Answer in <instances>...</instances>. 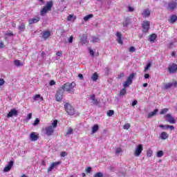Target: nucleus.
Returning a JSON list of instances; mask_svg holds the SVG:
<instances>
[{
	"label": "nucleus",
	"instance_id": "nucleus-1",
	"mask_svg": "<svg viewBox=\"0 0 177 177\" xmlns=\"http://www.w3.org/2000/svg\"><path fill=\"white\" fill-rule=\"evenodd\" d=\"M57 120L51 121V125H48L44 129L46 135H47V136H50L53 135L55 132V128H57Z\"/></svg>",
	"mask_w": 177,
	"mask_h": 177
},
{
	"label": "nucleus",
	"instance_id": "nucleus-2",
	"mask_svg": "<svg viewBox=\"0 0 177 177\" xmlns=\"http://www.w3.org/2000/svg\"><path fill=\"white\" fill-rule=\"evenodd\" d=\"M53 6V1H48L46 6L43 8L41 11V16H45L47 12L52 10V7Z\"/></svg>",
	"mask_w": 177,
	"mask_h": 177
},
{
	"label": "nucleus",
	"instance_id": "nucleus-3",
	"mask_svg": "<svg viewBox=\"0 0 177 177\" xmlns=\"http://www.w3.org/2000/svg\"><path fill=\"white\" fill-rule=\"evenodd\" d=\"M64 89H66V84L62 86V88L58 89L57 91L55 99L57 102H62V99H63V93L64 92Z\"/></svg>",
	"mask_w": 177,
	"mask_h": 177
},
{
	"label": "nucleus",
	"instance_id": "nucleus-4",
	"mask_svg": "<svg viewBox=\"0 0 177 177\" xmlns=\"http://www.w3.org/2000/svg\"><path fill=\"white\" fill-rule=\"evenodd\" d=\"M136 74L131 73L130 75L127 77V80L126 82H124L123 86L124 88H128L131 84H132V80L135 77Z\"/></svg>",
	"mask_w": 177,
	"mask_h": 177
},
{
	"label": "nucleus",
	"instance_id": "nucleus-5",
	"mask_svg": "<svg viewBox=\"0 0 177 177\" xmlns=\"http://www.w3.org/2000/svg\"><path fill=\"white\" fill-rule=\"evenodd\" d=\"M142 151H143V145L142 144H140L137 146L134 151V156L136 157H139V156L142 154Z\"/></svg>",
	"mask_w": 177,
	"mask_h": 177
},
{
	"label": "nucleus",
	"instance_id": "nucleus-6",
	"mask_svg": "<svg viewBox=\"0 0 177 177\" xmlns=\"http://www.w3.org/2000/svg\"><path fill=\"white\" fill-rule=\"evenodd\" d=\"M142 28L143 32H147L150 30V22L149 21H145L142 24Z\"/></svg>",
	"mask_w": 177,
	"mask_h": 177
},
{
	"label": "nucleus",
	"instance_id": "nucleus-7",
	"mask_svg": "<svg viewBox=\"0 0 177 177\" xmlns=\"http://www.w3.org/2000/svg\"><path fill=\"white\" fill-rule=\"evenodd\" d=\"M29 139L32 142H37V140H38V139H39V134H38V133H37V132H32L30 134Z\"/></svg>",
	"mask_w": 177,
	"mask_h": 177
},
{
	"label": "nucleus",
	"instance_id": "nucleus-8",
	"mask_svg": "<svg viewBox=\"0 0 177 177\" xmlns=\"http://www.w3.org/2000/svg\"><path fill=\"white\" fill-rule=\"evenodd\" d=\"M67 114L68 115H75V109L70 104H67Z\"/></svg>",
	"mask_w": 177,
	"mask_h": 177
},
{
	"label": "nucleus",
	"instance_id": "nucleus-9",
	"mask_svg": "<svg viewBox=\"0 0 177 177\" xmlns=\"http://www.w3.org/2000/svg\"><path fill=\"white\" fill-rule=\"evenodd\" d=\"M165 118L167 122H169V124H175L176 122V120H175V118L172 116V115L168 113L165 116Z\"/></svg>",
	"mask_w": 177,
	"mask_h": 177
},
{
	"label": "nucleus",
	"instance_id": "nucleus-10",
	"mask_svg": "<svg viewBox=\"0 0 177 177\" xmlns=\"http://www.w3.org/2000/svg\"><path fill=\"white\" fill-rule=\"evenodd\" d=\"M77 84H75V82H71L70 84L68 85L67 92H68L69 93H74L75 91L74 88H75Z\"/></svg>",
	"mask_w": 177,
	"mask_h": 177
},
{
	"label": "nucleus",
	"instance_id": "nucleus-11",
	"mask_svg": "<svg viewBox=\"0 0 177 177\" xmlns=\"http://www.w3.org/2000/svg\"><path fill=\"white\" fill-rule=\"evenodd\" d=\"M168 71L170 74L176 73L177 71V65L176 64H171L168 67Z\"/></svg>",
	"mask_w": 177,
	"mask_h": 177
},
{
	"label": "nucleus",
	"instance_id": "nucleus-12",
	"mask_svg": "<svg viewBox=\"0 0 177 177\" xmlns=\"http://www.w3.org/2000/svg\"><path fill=\"white\" fill-rule=\"evenodd\" d=\"M177 8V2L176 1H170L168 3L167 9L169 10H175Z\"/></svg>",
	"mask_w": 177,
	"mask_h": 177
},
{
	"label": "nucleus",
	"instance_id": "nucleus-13",
	"mask_svg": "<svg viewBox=\"0 0 177 177\" xmlns=\"http://www.w3.org/2000/svg\"><path fill=\"white\" fill-rule=\"evenodd\" d=\"M60 165V162H55L51 164V165L48 168V172H52L55 168H57Z\"/></svg>",
	"mask_w": 177,
	"mask_h": 177
},
{
	"label": "nucleus",
	"instance_id": "nucleus-14",
	"mask_svg": "<svg viewBox=\"0 0 177 177\" xmlns=\"http://www.w3.org/2000/svg\"><path fill=\"white\" fill-rule=\"evenodd\" d=\"M14 164H15V162H13V160H10L8 162V165L3 169V172H9V171L12 169V167H13Z\"/></svg>",
	"mask_w": 177,
	"mask_h": 177
},
{
	"label": "nucleus",
	"instance_id": "nucleus-15",
	"mask_svg": "<svg viewBox=\"0 0 177 177\" xmlns=\"http://www.w3.org/2000/svg\"><path fill=\"white\" fill-rule=\"evenodd\" d=\"M41 20V18L39 17H35L34 18H31L28 20L29 24H35V23H38Z\"/></svg>",
	"mask_w": 177,
	"mask_h": 177
},
{
	"label": "nucleus",
	"instance_id": "nucleus-16",
	"mask_svg": "<svg viewBox=\"0 0 177 177\" xmlns=\"http://www.w3.org/2000/svg\"><path fill=\"white\" fill-rule=\"evenodd\" d=\"M17 115V110L15 109H12L7 115L8 118H10L11 117H16Z\"/></svg>",
	"mask_w": 177,
	"mask_h": 177
},
{
	"label": "nucleus",
	"instance_id": "nucleus-17",
	"mask_svg": "<svg viewBox=\"0 0 177 177\" xmlns=\"http://www.w3.org/2000/svg\"><path fill=\"white\" fill-rule=\"evenodd\" d=\"M116 37H118L117 41L120 45H123L124 42L122 41V37L121 32H117Z\"/></svg>",
	"mask_w": 177,
	"mask_h": 177
},
{
	"label": "nucleus",
	"instance_id": "nucleus-18",
	"mask_svg": "<svg viewBox=\"0 0 177 177\" xmlns=\"http://www.w3.org/2000/svg\"><path fill=\"white\" fill-rule=\"evenodd\" d=\"M34 102H42L44 97H41V95L37 94L33 97Z\"/></svg>",
	"mask_w": 177,
	"mask_h": 177
},
{
	"label": "nucleus",
	"instance_id": "nucleus-19",
	"mask_svg": "<svg viewBox=\"0 0 177 177\" xmlns=\"http://www.w3.org/2000/svg\"><path fill=\"white\" fill-rule=\"evenodd\" d=\"M176 21H177V16L176 15H171L170 17V18L169 19V21L171 24H174V23H176Z\"/></svg>",
	"mask_w": 177,
	"mask_h": 177
},
{
	"label": "nucleus",
	"instance_id": "nucleus-20",
	"mask_svg": "<svg viewBox=\"0 0 177 177\" xmlns=\"http://www.w3.org/2000/svg\"><path fill=\"white\" fill-rule=\"evenodd\" d=\"M77 19V17L74 14L69 15L67 17L68 21H74Z\"/></svg>",
	"mask_w": 177,
	"mask_h": 177
},
{
	"label": "nucleus",
	"instance_id": "nucleus-21",
	"mask_svg": "<svg viewBox=\"0 0 177 177\" xmlns=\"http://www.w3.org/2000/svg\"><path fill=\"white\" fill-rule=\"evenodd\" d=\"M97 131H99V125L94 124L92 127L91 135H93V133H96Z\"/></svg>",
	"mask_w": 177,
	"mask_h": 177
},
{
	"label": "nucleus",
	"instance_id": "nucleus-22",
	"mask_svg": "<svg viewBox=\"0 0 177 177\" xmlns=\"http://www.w3.org/2000/svg\"><path fill=\"white\" fill-rule=\"evenodd\" d=\"M14 64L16 66V67H21L24 64L19 59H15L14 61Z\"/></svg>",
	"mask_w": 177,
	"mask_h": 177
},
{
	"label": "nucleus",
	"instance_id": "nucleus-23",
	"mask_svg": "<svg viewBox=\"0 0 177 177\" xmlns=\"http://www.w3.org/2000/svg\"><path fill=\"white\" fill-rule=\"evenodd\" d=\"M91 80L95 82H96L97 80H99V75L97 74V73L95 72L92 75Z\"/></svg>",
	"mask_w": 177,
	"mask_h": 177
},
{
	"label": "nucleus",
	"instance_id": "nucleus-24",
	"mask_svg": "<svg viewBox=\"0 0 177 177\" xmlns=\"http://www.w3.org/2000/svg\"><path fill=\"white\" fill-rule=\"evenodd\" d=\"M168 138V133L165 131H162L160 134V139L162 140H166V139Z\"/></svg>",
	"mask_w": 177,
	"mask_h": 177
},
{
	"label": "nucleus",
	"instance_id": "nucleus-25",
	"mask_svg": "<svg viewBox=\"0 0 177 177\" xmlns=\"http://www.w3.org/2000/svg\"><path fill=\"white\" fill-rule=\"evenodd\" d=\"M43 38L44 39H47V38H49L50 37V32L46 30L43 32L42 35Z\"/></svg>",
	"mask_w": 177,
	"mask_h": 177
},
{
	"label": "nucleus",
	"instance_id": "nucleus-26",
	"mask_svg": "<svg viewBox=\"0 0 177 177\" xmlns=\"http://www.w3.org/2000/svg\"><path fill=\"white\" fill-rule=\"evenodd\" d=\"M130 23H131V19L129 18H126L124 19V21L122 23V26L123 27H128Z\"/></svg>",
	"mask_w": 177,
	"mask_h": 177
},
{
	"label": "nucleus",
	"instance_id": "nucleus-27",
	"mask_svg": "<svg viewBox=\"0 0 177 177\" xmlns=\"http://www.w3.org/2000/svg\"><path fill=\"white\" fill-rule=\"evenodd\" d=\"M158 113V109H155L153 111L149 113L147 115L148 118H151V117H154Z\"/></svg>",
	"mask_w": 177,
	"mask_h": 177
},
{
	"label": "nucleus",
	"instance_id": "nucleus-28",
	"mask_svg": "<svg viewBox=\"0 0 177 177\" xmlns=\"http://www.w3.org/2000/svg\"><path fill=\"white\" fill-rule=\"evenodd\" d=\"M156 39H157V35L153 33L149 36V41H150V42H154Z\"/></svg>",
	"mask_w": 177,
	"mask_h": 177
},
{
	"label": "nucleus",
	"instance_id": "nucleus-29",
	"mask_svg": "<svg viewBox=\"0 0 177 177\" xmlns=\"http://www.w3.org/2000/svg\"><path fill=\"white\" fill-rule=\"evenodd\" d=\"M143 17H149L150 16V10H145L144 12L142 13Z\"/></svg>",
	"mask_w": 177,
	"mask_h": 177
},
{
	"label": "nucleus",
	"instance_id": "nucleus-30",
	"mask_svg": "<svg viewBox=\"0 0 177 177\" xmlns=\"http://www.w3.org/2000/svg\"><path fill=\"white\" fill-rule=\"evenodd\" d=\"M151 67V62L147 63V66H145V68L144 69V72L147 73V71H149V70L150 69Z\"/></svg>",
	"mask_w": 177,
	"mask_h": 177
},
{
	"label": "nucleus",
	"instance_id": "nucleus-31",
	"mask_svg": "<svg viewBox=\"0 0 177 177\" xmlns=\"http://www.w3.org/2000/svg\"><path fill=\"white\" fill-rule=\"evenodd\" d=\"M93 17V14H89L84 17V21H89L90 19H92Z\"/></svg>",
	"mask_w": 177,
	"mask_h": 177
},
{
	"label": "nucleus",
	"instance_id": "nucleus-32",
	"mask_svg": "<svg viewBox=\"0 0 177 177\" xmlns=\"http://www.w3.org/2000/svg\"><path fill=\"white\" fill-rule=\"evenodd\" d=\"M127 94V89L125 88H122V90H120L119 95L120 96H124V95Z\"/></svg>",
	"mask_w": 177,
	"mask_h": 177
},
{
	"label": "nucleus",
	"instance_id": "nucleus-33",
	"mask_svg": "<svg viewBox=\"0 0 177 177\" xmlns=\"http://www.w3.org/2000/svg\"><path fill=\"white\" fill-rule=\"evenodd\" d=\"M164 89H169L170 88H172V84L171 83H167L164 85Z\"/></svg>",
	"mask_w": 177,
	"mask_h": 177
},
{
	"label": "nucleus",
	"instance_id": "nucleus-34",
	"mask_svg": "<svg viewBox=\"0 0 177 177\" xmlns=\"http://www.w3.org/2000/svg\"><path fill=\"white\" fill-rule=\"evenodd\" d=\"M91 100L94 102V104H97V100H96V97H95V95H91Z\"/></svg>",
	"mask_w": 177,
	"mask_h": 177
},
{
	"label": "nucleus",
	"instance_id": "nucleus-35",
	"mask_svg": "<svg viewBox=\"0 0 177 177\" xmlns=\"http://www.w3.org/2000/svg\"><path fill=\"white\" fill-rule=\"evenodd\" d=\"M106 115L108 117H112V115H114V111L113 110H109L108 111Z\"/></svg>",
	"mask_w": 177,
	"mask_h": 177
},
{
	"label": "nucleus",
	"instance_id": "nucleus-36",
	"mask_svg": "<svg viewBox=\"0 0 177 177\" xmlns=\"http://www.w3.org/2000/svg\"><path fill=\"white\" fill-rule=\"evenodd\" d=\"M162 156H164V151H158L157 152V157H158V158H161V157H162Z\"/></svg>",
	"mask_w": 177,
	"mask_h": 177
},
{
	"label": "nucleus",
	"instance_id": "nucleus-37",
	"mask_svg": "<svg viewBox=\"0 0 177 177\" xmlns=\"http://www.w3.org/2000/svg\"><path fill=\"white\" fill-rule=\"evenodd\" d=\"M93 177H103V173L102 172L95 173Z\"/></svg>",
	"mask_w": 177,
	"mask_h": 177
},
{
	"label": "nucleus",
	"instance_id": "nucleus-38",
	"mask_svg": "<svg viewBox=\"0 0 177 177\" xmlns=\"http://www.w3.org/2000/svg\"><path fill=\"white\" fill-rule=\"evenodd\" d=\"M20 31H24V28H26V25L24 24H21L19 27Z\"/></svg>",
	"mask_w": 177,
	"mask_h": 177
},
{
	"label": "nucleus",
	"instance_id": "nucleus-39",
	"mask_svg": "<svg viewBox=\"0 0 177 177\" xmlns=\"http://www.w3.org/2000/svg\"><path fill=\"white\" fill-rule=\"evenodd\" d=\"M123 128H124V129L128 130V129H129L131 128V124H129V123H127V124H125L123 126Z\"/></svg>",
	"mask_w": 177,
	"mask_h": 177
},
{
	"label": "nucleus",
	"instance_id": "nucleus-40",
	"mask_svg": "<svg viewBox=\"0 0 177 177\" xmlns=\"http://www.w3.org/2000/svg\"><path fill=\"white\" fill-rule=\"evenodd\" d=\"M168 113V109L165 108L160 111V114H167Z\"/></svg>",
	"mask_w": 177,
	"mask_h": 177
},
{
	"label": "nucleus",
	"instance_id": "nucleus-41",
	"mask_svg": "<svg viewBox=\"0 0 177 177\" xmlns=\"http://www.w3.org/2000/svg\"><path fill=\"white\" fill-rule=\"evenodd\" d=\"M88 52H89V54L91 55V56H92V57H93V56H95V52H93V50H92V48H89Z\"/></svg>",
	"mask_w": 177,
	"mask_h": 177
},
{
	"label": "nucleus",
	"instance_id": "nucleus-42",
	"mask_svg": "<svg viewBox=\"0 0 177 177\" xmlns=\"http://www.w3.org/2000/svg\"><path fill=\"white\" fill-rule=\"evenodd\" d=\"M153 156V151L149 150L147 151V156L151 157Z\"/></svg>",
	"mask_w": 177,
	"mask_h": 177
},
{
	"label": "nucleus",
	"instance_id": "nucleus-43",
	"mask_svg": "<svg viewBox=\"0 0 177 177\" xmlns=\"http://www.w3.org/2000/svg\"><path fill=\"white\" fill-rule=\"evenodd\" d=\"M39 119H38V118H36L35 119V122H34V123H33V125L35 126V127H37V125H39Z\"/></svg>",
	"mask_w": 177,
	"mask_h": 177
},
{
	"label": "nucleus",
	"instance_id": "nucleus-44",
	"mask_svg": "<svg viewBox=\"0 0 177 177\" xmlns=\"http://www.w3.org/2000/svg\"><path fill=\"white\" fill-rule=\"evenodd\" d=\"M73 39H74V36L71 35V36H70V37L68 38V42L69 44H73Z\"/></svg>",
	"mask_w": 177,
	"mask_h": 177
},
{
	"label": "nucleus",
	"instance_id": "nucleus-45",
	"mask_svg": "<svg viewBox=\"0 0 177 177\" xmlns=\"http://www.w3.org/2000/svg\"><path fill=\"white\" fill-rule=\"evenodd\" d=\"M168 128L171 129V131H174V129H175V127L172 125H166V129H168Z\"/></svg>",
	"mask_w": 177,
	"mask_h": 177
},
{
	"label": "nucleus",
	"instance_id": "nucleus-46",
	"mask_svg": "<svg viewBox=\"0 0 177 177\" xmlns=\"http://www.w3.org/2000/svg\"><path fill=\"white\" fill-rule=\"evenodd\" d=\"M98 41H99V37H93L92 38V41L94 43L98 42Z\"/></svg>",
	"mask_w": 177,
	"mask_h": 177
},
{
	"label": "nucleus",
	"instance_id": "nucleus-47",
	"mask_svg": "<svg viewBox=\"0 0 177 177\" xmlns=\"http://www.w3.org/2000/svg\"><path fill=\"white\" fill-rule=\"evenodd\" d=\"M136 50V49L133 46L130 47L129 49V52H130L131 53H133V52H135Z\"/></svg>",
	"mask_w": 177,
	"mask_h": 177
},
{
	"label": "nucleus",
	"instance_id": "nucleus-48",
	"mask_svg": "<svg viewBox=\"0 0 177 177\" xmlns=\"http://www.w3.org/2000/svg\"><path fill=\"white\" fill-rule=\"evenodd\" d=\"M73 129L71 128V127H69V128L68 129L67 135H71V134L73 133Z\"/></svg>",
	"mask_w": 177,
	"mask_h": 177
},
{
	"label": "nucleus",
	"instance_id": "nucleus-49",
	"mask_svg": "<svg viewBox=\"0 0 177 177\" xmlns=\"http://www.w3.org/2000/svg\"><path fill=\"white\" fill-rule=\"evenodd\" d=\"M125 77V74H124V73H120L118 76V80H121V78H124Z\"/></svg>",
	"mask_w": 177,
	"mask_h": 177
},
{
	"label": "nucleus",
	"instance_id": "nucleus-50",
	"mask_svg": "<svg viewBox=\"0 0 177 177\" xmlns=\"http://www.w3.org/2000/svg\"><path fill=\"white\" fill-rule=\"evenodd\" d=\"M171 84V87L174 86V88H177V82L174 81L173 82L170 83Z\"/></svg>",
	"mask_w": 177,
	"mask_h": 177
},
{
	"label": "nucleus",
	"instance_id": "nucleus-51",
	"mask_svg": "<svg viewBox=\"0 0 177 177\" xmlns=\"http://www.w3.org/2000/svg\"><path fill=\"white\" fill-rule=\"evenodd\" d=\"M91 171H92V167H88L86 168V171L87 172V174H89Z\"/></svg>",
	"mask_w": 177,
	"mask_h": 177
},
{
	"label": "nucleus",
	"instance_id": "nucleus-52",
	"mask_svg": "<svg viewBox=\"0 0 177 177\" xmlns=\"http://www.w3.org/2000/svg\"><path fill=\"white\" fill-rule=\"evenodd\" d=\"M121 151H122V150L121 149V148H118L115 151V154H120V153H121Z\"/></svg>",
	"mask_w": 177,
	"mask_h": 177
},
{
	"label": "nucleus",
	"instance_id": "nucleus-53",
	"mask_svg": "<svg viewBox=\"0 0 177 177\" xmlns=\"http://www.w3.org/2000/svg\"><path fill=\"white\" fill-rule=\"evenodd\" d=\"M144 78H145V80H149V78H150V75L149 73H145Z\"/></svg>",
	"mask_w": 177,
	"mask_h": 177
},
{
	"label": "nucleus",
	"instance_id": "nucleus-54",
	"mask_svg": "<svg viewBox=\"0 0 177 177\" xmlns=\"http://www.w3.org/2000/svg\"><path fill=\"white\" fill-rule=\"evenodd\" d=\"M32 118V113H29L28 115L27 119L26 120H31Z\"/></svg>",
	"mask_w": 177,
	"mask_h": 177
},
{
	"label": "nucleus",
	"instance_id": "nucleus-55",
	"mask_svg": "<svg viewBox=\"0 0 177 177\" xmlns=\"http://www.w3.org/2000/svg\"><path fill=\"white\" fill-rule=\"evenodd\" d=\"M138 104V100H134L132 104H131V106H135Z\"/></svg>",
	"mask_w": 177,
	"mask_h": 177
},
{
	"label": "nucleus",
	"instance_id": "nucleus-56",
	"mask_svg": "<svg viewBox=\"0 0 177 177\" xmlns=\"http://www.w3.org/2000/svg\"><path fill=\"white\" fill-rule=\"evenodd\" d=\"M5 84V80L3 79H0V86H2Z\"/></svg>",
	"mask_w": 177,
	"mask_h": 177
},
{
	"label": "nucleus",
	"instance_id": "nucleus-57",
	"mask_svg": "<svg viewBox=\"0 0 177 177\" xmlns=\"http://www.w3.org/2000/svg\"><path fill=\"white\" fill-rule=\"evenodd\" d=\"M6 35H7V37H12L13 36V34L12 33V32H8L6 33Z\"/></svg>",
	"mask_w": 177,
	"mask_h": 177
},
{
	"label": "nucleus",
	"instance_id": "nucleus-58",
	"mask_svg": "<svg viewBox=\"0 0 177 177\" xmlns=\"http://www.w3.org/2000/svg\"><path fill=\"white\" fill-rule=\"evenodd\" d=\"M56 84V82H55V80H51L50 82V85L51 86H53V85H55Z\"/></svg>",
	"mask_w": 177,
	"mask_h": 177
},
{
	"label": "nucleus",
	"instance_id": "nucleus-59",
	"mask_svg": "<svg viewBox=\"0 0 177 177\" xmlns=\"http://www.w3.org/2000/svg\"><path fill=\"white\" fill-rule=\"evenodd\" d=\"M66 151H62V152L61 153V157H66Z\"/></svg>",
	"mask_w": 177,
	"mask_h": 177
},
{
	"label": "nucleus",
	"instance_id": "nucleus-60",
	"mask_svg": "<svg viewBox=\"0 0 177 177\" xmlns=\"http://www.w3.org/2000/svg\"><path fill=\"white\" fill-rule=\"evenodd\" d=\"M159 127H160V128H165V129H167V125L159 124Z\"/></svg>",
	"mask_w": 177,
	"mask_h": 177
},
{
	"label": "nucleus",
	"instance_id": "nucleus-61",
	"mask_svg": "<svg viewBox=\"0 0 177 177\" xmlns=\"http://www.w3.org/2000/svg\"><path fill=\"white\" fill-rule=\"evenodd\" d=\"M63 55V53H62V51H58L57 53V56H62Z\"/></svg>",
	"mask_w": 177,
	"mask_h": 177
},
{
	"label": "nucleus",
	"instance_id": "nucleus-62",
	"mask_svg": "<svg viewBox=\"0 0 177 177\" xmlns=\"http://www.w3.org/2000/svg\"><path fill=\"white\" fill-rule=\"evenodd\" d=\"M134 9L133 8L129 6V12H133Z\"/></svg>",
	"mask_w": 177,
	"mask_h": 177
},
{
	"label": "nucleus",
	"instance_id": "nucleus-63",
	"mask_svg": "<svg viewBox=\"0 0 177 177\" xmlns=\"http://www.w3.org/2000/svg\"><path fill=\"white\" fill-rule=\"evenodd\" d=\"M78 77L79 78H80V80H82L84 78V75L82 74H79Z\"/></svg>",
	"mask_w": 177,
	"mask_h": 177
},
{
	"label": "nucleus",
	"instance_id": "nucleus-64",
	"mask_svg": "<svg viewBox=\"0 0 177 177\" xmlns=\"http://www.w3.org/2000/svg\"><path fill=\"white\" fill-rule=\"evenodd\" d=\"M3 47H4V46H3V42L1 41V42H0V48H3Z\"/></svg>",
	"mask_w": 177,
	"mask_h": 177
}]
</instances>
